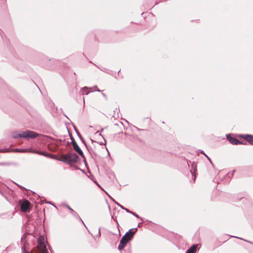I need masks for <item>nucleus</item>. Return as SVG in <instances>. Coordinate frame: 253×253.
I'll return each mask as SVG.
<instances>
[{
    "label": "nucleus",
    "mask_w": 253,
    "mask_h": 253,
    "mask_svg": "<svg viewBox=\"0 0 253 253\" xmlns=\"http://www.w3.org/2000/svg\"><path fill=\"white\" fill-rule=\"evenodd\" d=\"M133 229L129 230L122 238L121 240L120 244L118 246V249L119 250H122L126 246V244L132 239L133 236H134L136 231L137 230V228H136L135 231L133 230Z\"/></svg>",
    "instance_id": "f257e3e1"
},
{
    "label": "nucleus",
    "mask_w": 253,
    "mask_h": 253,
    "mask_svg": "<svg viewBox=\"0 0 253 253\" xmlns=\"http://www.w3.org/2000/svg\"><path fill=\"white\" fill-rule=\"evenodd\" d=\"M39 135L37 132L33 131H23L21 133L15 134L13 136L15 138H33Z\"/></svg>",
    "instance_id": "f03ea898"
},
{
    "label": "nucleus",
    "mask_w": 253,
    "mask_h": 253,
    "mask_svg": "<svg viewBox=\"0 0 253 253\" xmlns=\"http://www.w3.org/2000/svg\"><path fill=\"white\" fill-rule=\"evenodd\" d=\"M62 160L68 163H76L79 159L78 156L75 153H70L62 156Z\"/></svg>",
    "instance_id": "7ed1b4c3"
},
{
    "label": "nucleus",
    "mask_w": 253,
    "mask_h": 253,
    "mask_svg": "<svg viewBox=\"0 0 253 253\" xmlns=\"http://www.w3.org/2000/svg\"><path fill=\"white\" fill-rule=\"evenodd\" d=\"M32 251L34 253H48L45 244L41 241H39L37 249Z\"/></svg>",
    "instance_id": "20e7f679"
},
{
    "label": "nucleus",
    "mask_w": 253,
    "mask_h": 253,
    "mask_svg": "<svg viewBox=\"0 0 253 253\" xmlns=\"http://www.w3.org/2000/svg\"><path fill=\"white\" fill-rule=\"evenodd\" d=\"M227 139L228 141L233 145H238V144H246L245 142L244 141H241L237 139L231 137V136H227Z\"/></svg>",
    "instance_id": "39448f33"
},
{
    "label": "nucleus",
    "mask_w": 253,
    "mask_h": 253,
    "mask_svg": "<svg viewBox=\"0 0 253 253\" xmlns=\"http://www.w3.org/2000/svg\"><path fill=\"white\" fill-rule=\"evenodd\" d=\"M239 138H243L246 141L248 142L251 145H253V135L250 134L240 135L238 136Z\"/></svg>",
    "instance_id": "423d86ee"
},
{
    "label": "nucleus",
    "mask_w": 253,
    "mask_h": 253,
    "mask_svg": "<svg viewBox=\"0 0 253 253\" xmlns=\"http://www.w3.org/2000/svg\"><path fill=\"white\" fill-rule=\"evenodd\" d=\"M30 206V203L28 200H25L21 204V210L22 211L25 212L29 210Z\"/></svg>",
    "instance_id": "0eeeda50"
},
{
    "label": "nucleus",
    "mask_w": 253,
    "mask_h": 253,
    "mask_svg": "<svg viewBox=\"0 0 253 253\" xmlns=\"http://www.w3.org/2000/svg\"><path fill=\"white\" fill-rule=\"evenodd\" d=\"M73 146L75 150L78 152L80 155H83V153L82 151L81 150L77 143L76 142H73Z\"/></svg>",
    "instance_id": "6e6552de"
},
{
    "label": "nucleus",
    "mask_w": 253,
    "mask_h": 253,
    "mask_svg": "<svg viewBox=\"0 0 253 253\" xmlns=\"http://www.w3.org/2000/svg\"><path fill=\"white\" fill-rule=\"evenodd\" d=\"M197 245H193L186 252V253H195L197 250Z\"/></svg>",
    "instance_id": "1a4fd4ad"
},
{
    "label": "nucleus",
    "mask_w": 253,
    "mask_h": 253,
    "mask_svg": "<svg viewBox=\"0 0 253 253\" xmlns=\"http://www.w3.org/2000/svg\"><path fill=\"white\" fill-rule=\"evenodd\" d=\"M82 94H87L89 93V91L88 90V88L86 87H84L81 90Z\"/></svg>",
    "instance_id": "9d476101"
},
{
    "label": "nucleus",
    "mask_w": 253,
    "mask_h": 253,
    "mask_svg": "<svg viewBox=\"0 0 253 253\" xmlns=\"http://www.w3.org/2000/svg\"><path fill=\"white\" fill-rule=\"evenodd\" d=\"M14 152H25L26 151L25 150H19L17 149H15L13 150Z\"/></svg>",
    "instance_id": "9b49d317"
},
{
    "label": "nucleus",
    "mask_w": 253,
    "mask_h": 253,
    "mask_svg": "<svg viewBox=\"0 0 253 253\" xmlns=\"http://www.w3.org/2000/svg\"><path fill=\"white\" fill-rule=\"evenodd\" d=\"M122 208L123 209L125 210L127 212H130V211L129 210H128V209H126V208H123V207H122Z\"/></svg>",
    "instance_id": "f8f14e48"
},
{
    "label": "nucleus",
    "mask_w": 253,
    "mask_h": 253,
    "mask_svg": "<svg viewBox=\"0 0 253 253\" xmlns=\"http://www.w3.org/2000/svg\"><path fill=\"white\" fill-rule=\"evenodd\" d=\"M130 213H132V214H133L134 215H135V216H136V217H138V215L136 214L135 213H134V212H132V211H130Z\"/></svg>",
    "instance_id": "ddd939ff"
},
{
    "label": "nucleus",
    "mask_w": 253,
    "mask_h": 253,
    "mask_svg": "<svg viewBox=\"0 0 253 253\" xmlns=\"http://www.w3.org/2000/svg\"><path fill=\"white\" fill-rule=\"evenodd\" d=\"M130 213H132V214H133L134 215H135V216H136V217H138V215L136 214L135 213H134V212H132V211H130Z\"/></svg>",
    "instance_id": "4468645a"
},
{
    "label": "nucleus",
    "mask_w": 253,
    "mask_h": 253,
    "mask_svg": "<svg viewBox=\"0 0 253 253\" xmlns=\"http://www.w3.org/2000/svg\"><path fill=\"white\" fill-rule=\"evenodd\" d=\"M38 154H39L40 155H44L43 153V152H37Z\"/></svg>",
    "instance_id": "2eb2a0df"
},
{
    "label": "nucleus",
    "mask_w": 253,
    "mask_h": 253,
    "mask_svg": "<svg viewBox=\"0 0 253 253\" xmlns=\"http://www.w3.org/2000/svg\"><path fill=\"white\" fill-rule=\"evenodd\" d=\"M67 207L71 211H73V210L69 206H67Z\"/></svg>",
    "instance_id": "dca6fc26"
},
{
    "label": "nucleus",
    "mask_w": 253,
    "mask_h": 253,
    "mask_svg": "<svg viewBox=\"0 0 253 253\" xmlns=\"http://www.w3.org/2000/svg\"><path fill=\"white\" fill-rule=\"evenodd\" d=\"M26 253H34V251H32L31 253L27 252Z\"/></svg>",
    "instance_id": "f3484780"
}]
</instances>
